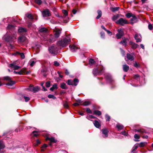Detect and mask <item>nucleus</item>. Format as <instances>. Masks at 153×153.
Instances as JSON below:
<instances>
[{
	"mask_svg": "<svg viewBox=\"0 0 153 153\" xmlns=\"http://www.w3.org/2000/svg\"><path fill=\"white\" fill-rule=\"evenodd\" d=\"M138 35L137 34H136L134 36V39L136 40V42H138L141 41V39L139 38H138Z\"/></svg>",
	"mask_w": 153,
	"mask_h": 153,
	"instance_id": "39",
	"label": "nucleus"
},
{
	"mask_svg": "<svg viewBox=\"0 0 153 153\" xmlns=\"http://www.w3.org/2000/svg\"><path fill=\"white\" fill-rule=\"evenodd\" d=\"M18 31L20 33H24L27 32V30L25 28L20 27Z\"/></svg>",
	"mask_w": 153,
	"mask_h": 153,
	"instance_id": "35",
	"label": "nucleus"
},
{
	"mask_svg": "<svg viewBox=\"0 0 153 153\" xmlns=\"http://www.w3.org/2000/svg\"><path fill=\"white\" fill-rule=\"evenodd\" d=\"M97 13L98 15L96 17V19H99L101 17L102 15V12L101 10H97Z\"/></svg>",
	"mask_w": 153,
	"mask_h": 153,
	"instance_id": "30",
	"label": "nucleus"
},
{
	"mask_svg": "<svg viewBox=\"0 0 153 153\" xmlns=\"http://www.w3.org/2000/svg\"><path fill=\"white\" fill-rule=\"evenodd\" d=\"M33 85H30L28 88H27L28 91L33 92Z\"/></svg>",
	"mask_w": 153,
	"mask_h": 153,
	"instance_id": "40",
	"label": "nucleus"
},
{
	"mask_svg": "<svg viewBox=\"0 0 153 153\" xmlns=\"http://www.w3.org/2000/svg\"><path fill=\"white\" fill-rule=\"evenodd\" d=\"M26 16L28 19H31L30 21H33V19H34V16L30 13H27L26 14Z\"/></svg>",
	"mask_w": 153,
	"mask_h": 153,
	"instance_id": "22",
	"label": "nucleus"
},
{
	"mask_svg": "<svg viewBox=\"0 0 153 153\" xmlns=\"http://www.w3.org/2000/svg\"><path fill=\"white\" fill-rule=\"evenodd\" d=\"M147 143L146 142H141L139 144V146L140 147H144L145 146L146 144Z\"/></svg>",
	"mask_w": 153,
	"mask_h": 153,
	"instance_id": "41",
	"label": "nucleus"
},
{
	"mask_svg": "<svg viewBox=\"0 0 153 153\" xmlns=\"http://www.w3.org/2000/svg\"><path fill=\"white\" fill-rule=\"evenodd\" d=\"M120 50L121 54H122L123 56H124L125 55V51L121 48H120Z\"/></svg>",
	"mask_w": 153,
	"mask_h": 153,
	"instance_id": "54",
	"label": "nucleus"
},
{
	"mask_svg": "<svg viewBox=\"0 0 153 153\" xmlns=\"http://www.w3.org/2000/svg\"><path fill=\"white\" fill-rule=\"evenodd\" d=\"M123 71L125 72H127L129 69V66L127 65L126 64L123 65Z\"/></svg>",
	"mask_w": 153,
	"mask_h": 153,
	"instance_id": "23",
	"label": "nucleus"
},
{
	"mask_svg": "<svg viewBox=\"0 0 153 153\" xmlns=\"http://www.w3.org/2000/svg\"><path fill=\"white\" fill-rule=\"evenodd\" d=\"M56 38L54 36H53L52 35H50V37L49 38V40H48L49 42L51 43H52L54 41L56 40Z\"/></svg>",
	"mask_w": 153,
	"mask_h": 153,
	"instance_id": "16",
	"label": "nucleus"
},
{
	"mask_svg": "<svg viewBox=\"0 0 153 153\" xmlns=\"http://www.w3.org/2000/svg\"><path fill=\"white\" fill-rule=\"evenodd\" d=\"M71 41L70 39L65 38L63 39H62L57 42V45L58 46L65 47Z\"/></svg>",
	"mask_w": 153,
	"mask_h": 153,
	"instance_id": "2",
	"label": "nucleus"
},
{
	"mask_svg": "<svg viewBox=\"0 0 153 153\" xmlns=\"http://www.w3.org/2000/svg\"><path fill=\"white\" fill-rule=\"evenodd\" d=\"M120 9L119 7H110V10L113 12H114L116 11H118Z\"/></svg>",
	"mask_w": 153,
	"mask_h": 153,
	"instance_id": "34",
	"label": "nucleus"
},
{
	"mask_svg": "<svg viewBox=\"0 0 153 153\" xmlns=\"http://www.w3.org/2000/svg\"><path fill=\"white\" fill-rule=\"evenodd\" d=\"M38 132L36 131H33L32 134H33V137H37L39 135L38 134H37Z\"/></svg>",
	"mask_w": 153,
	"mask_h": 153,
	"instance_id": "45",
	"label": "nucleus"
},
{
	"mask_svg": "<svg viewBox=\"0 0 153 153\" xmlns=\"http://www.w3.org/2000/svg\"><path fill=\"white\" fill-rule=\"evenodd\" d=\"M116 127L117 128L118 130L123 129L124 128V126L120 124H117L116 125Z\"/></svg>",
	"mask_w": 153,
	"mask_h": 153,
	"instance_id": "36",
	"label": "nucleus"
},
{
	"mask_svg": "<svg viewBox=\"0 0 153 153\" xmlns=\"http://www.w3.org/2000/svg\"><path fill=\"white\" fill-rule=\"evenodd\" d=\"M134 15L133 14L131 13H128L126 14V16L128 18H129Z\"/></svg>",
	"mask_w": 153,
	"mask_h": 153,
	"instance_id": "42",
	"label": "nucleus"
},
{
	"mask_svg": "<svg viewBox=\"0 0 153 153\" xmlns=\"http://www.w3.org/2000/svg\"><path fill=\"white\" fill-rule=\"evenodd\" d=\"M31 21L27 20L26 21V24H27V27L29 28H30L32 26V22Z\"/></svg>",
	"mask_w": 153,
	"mask_h": 153,
	"instance_id": "26",
	"label": "nucleus"
},
{
	"mask_svg": "<svg viewBox=\"0 0 153 153\" xmlns=\"http://www.w3.org/2000/svg\"><path fill=\"white\" fill-rule=\"evenodd\" d=\"M90 104V102L89 101H85L83 102V103L81 104L83 106H88Z\"/></svg>",
	"mask_w": 153,
	"mask_h": 153,
	"instance_id": "47",
	"label": "nucleus"
},
{
	"mask_svg": "<svg viewBox=\"0 0 153 153\" xmlns=\"http://www.w3.org/2000/svg\"><path fill=\"white\" fill-rule=\"evenodd\" d=\"M105 78L106 81L111 84L114 81L112 78L111 76L110 75H107L106 76Z\"/></svg>",
	"mask_w": 153,
	"mask_h": 153,
	"instance_id": "10",
	"label": "nucleus"
},
{
	"mask_svg": "<svg viewBox=\"0 0 153 153\" xmlns=\"http://www.w3.org/2000/svg\"><path fill=\"white\" fill-rule=\"evenodd\" d=\"M128 40V39H125L124 38H123L122 40L120 42V44H123V45L126 46L127 45V42L126 40Z\"/></svg>",
	"mask_w": 153,
	"mask_h": 153,
	"instance_id": "17",
	"label": "nucleus"
},
{
	"mask_svg": "<svg viewBox=\"0 0 153 153\" xmlns=\"http://www.w3.org/2000/svg\"><path fill=\"white\" fill-rule=\"evenodd\" d=\"M119 15H118V14H117V15H114L112 18V20L113 21H115L117 19L119 18Z\"/></svg>",
	"mask_w": 153,
	"mask_h": 153,
	"instance_id": "43",
	"label": "nucleus"
},
{
	"mask_svg": "<svg viewBox=\"0 0 153 153\" xmlns=\"http://www.w3.org/2000/svg\"><path fill=\"white\" fill-rule=\"evenodd\" d=\"M134 66L137 68H139L140 67V64H138L136 62L134 64Z\"/></svg>",
	"mask_w": 153,
	"mask_h": 153,
	"instance_id": "52",
	"label": "nucleus"
},
{
	"mask_svg": "<svg viewBox=\"0 0 153 153\" xmlns=\"http://www.w3.org/2000/svg\"><path fill=\"white\" fill-rule=\"evenodd\" d=\"M54 31L55 33L54 36L57 39L59 37L61 33V30L59 28H56Z\"/></svg>",
	"mask_w": 153,
	"mask_h": 153,
	"instance_id": "9",
	"label": "nucleus"
},
{
	"mask_svg": "<svg viewBox=\"0 0 153 153\" xmlns=\"http://www.w3.org/2000/svg\"><path fill=\"white\" fill-rule=\"evenodd\" d=\"M93 114L99 116L101 115L102 113L99 110H95L93 111Z\"/></svg>",
	"mask_w": 153,
	"mask_h": 153,
	"instance_id": "29",
	"label": "nucleus"
},
{
	"mask_svg": "<svg viewBox=\"0 0 153 153\" xmlns=\"http://www.w3.org/2000/svg\"><path fill=\"white\" fill-rule=\"evenodd\" d=\"M33 92L34 93L38 91L40 89V88L38 86H36L35 87H34L33 86Z\"/></svg>",
	"mask_w": 153,
	"mask_h": 153,
	"instance_id": "37",
	"label": "nucleus"
},
{
	"mask_svg": "<svg viewBox=\"0 0 153 153\" xmlns=\"http://www.w3.org/2000/svg\"><path fill=\"white\" fill-rule=\"evenodd\" d=\"M7 27L8 30H13L14 29V27L12 25H9Z\"/></svg>",
	"mask_w": 153,
	"mask_h": 153,
	"instance_id": "51",
	"label": "nucleus"
},
{
	"mask_svg": "<svg viewBox=\"0 0 153 153\" xmlns=\"http://www.w3.org/2000/svg\"><path fill=\"white\" fill-rule=\"evenodd\" d=\"M48 31V29L45 27H42L39 29V33H45Z\"/></svg>",
	"mask_w": 153,
	"mask_h": 153,
	"instance_id": "21",
	"label": "nucleus"
},
{
	"mask_svg": "<svg viewBox=\"0 0 153 153\" xmlns=\"http://www.w3.org/2000/svg\"><path fill=\"white\" fill-rule=\"evenodd\" d=\"M102 133L105 135V137H107L108 136V131L106 128H105L102 129Z\"/></svg>",
	"mask_w": 153,
	"mask_h": 153,
	"instance_id": "18",
	"label": "nucleus"
},
{
	"mask_svg": "<svg viewBox=\"0 0 153 153\" xmlns=\"http://www.w3.org/2000/svg\"><path fill=\"white\" fill-rule=\"evenodd\" d=\"M118 33L116 35V37L117 39H120L124 35L123 30L122 29H118Z\"/></svg>",
	"mask_w": 153,
	"mask_h": 153,
	"instance_id": "6",
	"label": "nucleus"
},
{
	"mask_svg": "<svg viewBox=\"0 0 153 153\" xmlns=\"http://www.w3.org/2000/svg\"><path fill=\"white\" fill-rule=\"evenodd\" d=\"M26 39V37L24 36H19L18 37V41L20 42H23L25 41Z\"/></svg>",
	"mask_w": 153,
	"mask_h": 153,
	"instance_id": "15",
	"label": "nucleus"
},
{
	"mask_svg": "<svg viewBox=\"0 0 153 153\" xmlns=\"http://www.w3.org/2000/svg\"><path fill=\"white\" fill-rule=\"evenodd\" d=\"M86 111L87 113L89 114H92V111L90 109V108H86Z\"/></svg>",
	"mask_w": 153,
	"mask_h": 153,
	"instance_id": "58",
	"label": "nucleus"
},
{
	"mask_svg": "<svg viewBox=\"0 0 153 153\" xmlns=\"http://www.w3.org/2000/svg\"><path fill=\"white\" fill-rule=\"evenodd\" d=\"M34 2L35 3L39 5H41L42 2L41 0H34Z\"/></svg>",
	"mask_w": 153,
	"mask_h": 153,
	"instance_id": "49",
	"label": "nucleus"
},
{
	"mask_svg": "<svg viewBox=\"0 0 153 153\" xmlns=\"http://www.w3.org/2000/svg\"><path fill=\"white\" fill-rule=\"evenodd\" d=\"M105 117L106 121H110L111 117L108 115V114H106L105 116Z\"/></svg>",
	"mask_w": 153,
	"mask_h": 153,
	"instance_id": "44",
	"label": "nucleus"
},
{
	"mask_svg": "<svg viewBox=\"0 0 153 153\" xmlns=\"http://www.w3.org/2000/svg\"><path fill=\"white\" fill-rule=\"evenodd\" d=\"M9 67L12 68H13L14 70H16L20 68V67L17 66L13 63L10 64Z\"/></svg>",
	"mask_w": 153,
	"mask_h": 153,
	"instance_id": "14",
	"label": "nucleus"
},
{
	"mask_svg": "<svg viewBox=\"0 0 153 153\" xmlns=\"http://www.w3.org/2000/svg\"><path fill=\"white\" fill-rule=\"evenodd\" d=\"M64 107L66 108H68L69 107L68 105L67 102H65L63 104Z\"/></svg>",
	"mask_w": 153,
	"mask_h": 153,
	"instance_id": "60",
	"label": "nucleus"
},
{
	"mask_svg": "<svg viewBox=\"0 0 153 153\" xmlns=\"http://www.w3.org/2000/svg\"><path fill=\"white\" fill-rule=\"evenodd\" d=\"M116 23L122 26H123L125 24H129V23L127 21L122 18H120L116 22Z\"/></svg>",
	"mask_w": 153,
	"mask_h": 153,
	"instance_id": "5",
	"label": "nucleus"
},
{
	"mask_svg": "<svg viewBox=\"0 0 153 153\" xmlns=\"http://www.w3.org/2000/svg\"><path fill=\"white\" fill-rule=\"evenodd\" d=\"M102 70V67L99 69L97 68H94L93 70V74L94 76H97L100 74Z\"/></svg>",
	"mask_w": 153,
	"mask_h": 153,
	"instance_id": "8",
	"label": "nucleus"
},
{
	"mask_svg": "<svg viewBox=\"0 0 153 153\" xmlns=\"http://www.w3.org/2000/svg\"><path fill=\"white\" fill-rule=\"evenodd\" d=\"M95 61L93 59H90L89 60V63L90 64H94L95 63Z\"/></svg>",
	"mask_w": 153,
	"mask_h": 153,
	"instance_id": "53",
	"label": "nucleus"
},
{
	"mask_svg": "<svg viewBox=\"0 0 153 153\" xmlns=\"http://www.w3.org/2000/svg\"><path fill=\"white\" fill-rule=\"evenodd\" d=\"M45 86H46L48 88L51 85V83L50 81H48L46 82L45 84Z\"/></svg>",
	"mask_w": 153,
	"mask_h": 153,
	"instance_id": "57",
	"label": "nucleus"
},
{
	"mask_svg": "<svg viewBox=\"0 0 153 153\" xmlns=\"http://www.w3.org/2000/svg\"><path fill=\"white\" fill-rule=\"evenodd\" d=\"M42 15L44 17L47 16H51V14L50 12L48 9H46L45 10L42 11Z\"/></svg>",
	"mask_w": 153,
	"mask_h": 153,
	"instance_id": "7",
	"label": "nucleus"
},
{
	"mask_svg": "<svg viewBox=\"0 0 153 153\" xmlns=\"http://www.w3.org/2000/svg\"><path fill=\"white\" fill-rule=\"evenodd\" d=\"M54 65L56 66H58L59 65V63L57 61H55L54 62Z\"/></svg>",
	"mask_w": 153,
	"mask_h": 153,
	"instance_id": "63",
	"label": "nucleus"
},
{
	"mask_svg": "<svg viewBox=\"0 0 153 153\" xmlns=\"http://www.w3.org/2000/svg\"><path fill=\"white\" fill-rule=\"evenodd\" d=\"M4 79L5 80L10 81L11 80V78L8 76H6L4 77Z\"/></svg>",
	"mask_w": 153,
	"mask_h": 153,
	"instance_id": "56",
	"label": "nucleus"
},
{
	"mask_svg": "<svg viewBox=\"0 0 153 153\" xmlns=\"http://www.w3.org/2000/svg\"><path fill=\"white\" fill-rule=\"evenodd\" d=\"M41 72L43 76L46 77L47 75L46 73L47 72V70L46 68H43L41 70Z\"/></svg>",
	"mask_w": 153,
	"mask_h": 153,
	"instance_id": "27",
	"label": "nucleus"
},
{
	"mask_svg": "<svg viewBox=\"0 0 153 153\" xmlns=\"http://www.w3.org/2000/svg\"><path fill=\"white\" fill-rule=\"evenodd\" d=\"M3 39L6 42H11L16 39V36L10 32H7L3 37Z\"/></svg>",
	"mask_w": 153,
	"mask_h": 153,
	"instance_id": "1",
	"label": "nucleus"
},
{
	"mask_svg": "<svg viewBox=\"0 0 153 153\" xmlns=\"http://www.w3.org/2000/svg\"><path fill=\"white\" fill-rule=\"evenodd\" d=\"M148 28L150 30H152L153 29V26L152 24H149L148 25Z\"/></svg>",
	"mask_w": 153,
	"mask_h": 153,
	"instance_id": "62",
	"label": "nucleus"
},
{
	"mask_svg": "<svg viewBox=\"0 0 153 153\" xmlns=\"http://www.w3.org/2000/svg\"><path fill=\"white\" fill-rule=\"evenodd\" d=\"M62 12L64 14V16H61V17L63 18H65L68 15V12L67 10H62Z\"/></svg>",
	"mask_w": 153,
	"mask_h": 153,
	"instance_id": "28",
	"label": "nucleus"
},
{
	"mask_svg": "<svg viewBox=\"0 0 153 153\" xmlns=\"http://www.w3.org/2000/svg\"><path fill=\"white\" fill-rule=\"evenodd\" d=\"M121 133L123 135L126 136H127L128 134L127 132L125 131H122Z\"/></svg>",
	"mask_w": 153,
	"mask_h": 153,
	"instance_id": "64",
	"label": "nucleus"
},
{
	"mask_svg": "<svg viewBox=\"0 0 153 153\" xmlns=\"http://www.w3.org/2000/svg\"><path fill=\"white\" fill-rule=\"evenodd\" d=\"M40 143V141L39 139H37L36 140V143L34 145L35 146H37Z\"/></svg>",
	"mask_w": 153,
	"mask_h": 153,
	"instance_id": "55",
	"label": "nucleus"
},
{
	"mask_svg": "<svg viewBox=\"0 0 153 153\" xmlns=\"http://www.w3.org/2000/svg\"><path fill=\"white\" fill-rule=\"evenodd\" d=\"M57 84L56 83L54 84L53 85L52 87L50 89V90L53 91L55 89H57Z\"/></svg>",
	"mask_w": 153,
	"mask_h": 153,
	"instance_id": "38",
	"label": "nucleus"
},
{
	"mask_svg": "<svg viewBox=\"0 0 153 153\" xmlns=\"http://www.w3.org/2000/svg\"><path fill=\"white\" fill-rule=\"evenodd\" d=\"M94 124L95 127L97 128H99L101 126L100 123L97 120H94Z\"/></svg>",
	"mask_w": 153,
	"mask_h": 153,
	"instance_id": "24",
	"label": "nucleus"
},
{
	"mask_svg": "<svg viewBox=\"0 0 153 153\" xmlns=\"http://www.w3.org/2000/svg\"><path fill=\"white\" fill-rule=\"evenodd\" d=\"M48 97L49 98H52L53 99L55 100L56 99V97L53 95L52 94H49L48 96Z\"/></svg>",
	"mask_w": 153,
	"mask_h": 153,
	"instance_id": "46",
	"label": "nucleus"
},
{
	"mask_svg": "<svg viewBox=\"0 0 153 153\" xmlns=\"http://www.w3.org/2000/svg\"><path fill=\"white\" fill-rule=\"evenodd\" d=\"M135 131H137L139 132H140L141 134H143L144 133H146L147 132H146V131L143 129H135L134 130Z\"/></svg>",
	"mask_w": 153,
	"mask_h": 153,
	"instance_id": "25",
	"label": "nucleus"
},
{
	"mask_svg": "<svg viewBox=\"0 0 153 153\" xmlns=\"http://www.w3.org/2000/svg\"><path fill=\"white\" fill-rule=\"evenodd\" d=\"M35 63L36 62L32 60H30L29 61L30 65L31 67L33 66Z\"/></svg>",
	"mask_w": 153,
	"mask_h": 153,
	"instance_id": "48",
	"label": "nucleus"
},
{
	"mask_svg": "<svg viewBox=\"0 0 153 153\" xmlns=\"http://www.w3.org/2000/svg\"><path fill=\"white\" fill-rule=\"evenodd\" d=\"M100 36L101 38L104 39L105 38V33L103 31H102L100 33Z\"/></svg>",
	"mask_w": 153,
	"mask_h": 153,
	"instance_id": "50",
	"label": "nucleus"
},
{
	"mask_svg": "<svg viewBox=\"0 0 153 153\" xmlns=\"http://www.w3.org/2000/svg\"><path fill=\"white\" fill-rule=\"evenodd\" d=\"M137 18L134 15L130 19V22H129L131 24L133 25L134 23L137 22Z\"/></svg>",
	"mask_w": 153,
	"mask_h": 153,
	"instance_id": "11",
	"label": "nucleus"
},
{
	"mask_svg": "<svg viewBox=\"0 0 153 153\" xmlns=\"http://www.w3.org/2000/svg\"><path fill=\"white\" fill-rule=\"evenodd\" d=\"M14 54L15 55H20L21 58L22 59H24L25 58V56L23 53H21L18 52H16Z\"/></svg>",
	"mask_w": 153,
	"mask_h": 153,
	"instance_id": "20",
	"label": "nucleus"
},
{
	"mask_svg": "<svg viewBox=\"0 0 153 153\" xmlns=\"http://www.w3.org/2000/svg\"><path fill=\"white\" fill-rule=\"evenodd\" d=\"M45 140H49L51 142L53 143H56L57 142V140L56 139L55 137H47Z\"/></svg>",
	"mask_w": 153,
	"mask_h": 153,
	"instance_id": "12",
	"label": "nucleus"
},
{
	"mask_svg": "<svg viewBox=\"0 0 153 153\" xmlns=\"http://www.w3.org/2000/svg\"><path fill=\"white\" fill-rule=\"evenodd\" d=\"M126 56L127 58L131 61H132L134 60V56L129 53H127Z\"/></svg>",
	"mask_w": 153,
	"mask_h": 153,
	"instance_id": "19",
	"label": "nucleus"
},
{
	"mask_svg": "<svg viewBox=\"0 0 153 153\" xmlns=\"http://www.w3.org/2000/svg\"><path fill=\"white\" fill-rule=\"evenodd\" d=\"M60 87L63 89H67L68 88V87L66 85V84L65 83H62L60 84Z\"/></svg>",
	"mask_w": 153,
	"mask_h": 153,
	"instance_id": "33",
	"label": "nucleus"
},
{
	"mask_svg": "<svg viewBox=\"0 0 153 153\" xmlns=\"http://www.w3.org/2000/svg\"><path fill=\"white\" fill-rule=\"evenodd\" d=\"M70 48L72 50V52H75L77 49L78 48L76 47L75 46H71L70 45L69 46Z\"/></svg>",
	"mask_w": 153,
	"mask_h": 153,
	"instance_id": "32",
	"label": "nucleus"
},
{
	"mask_svg": "<svg viewBox=\"0 0 153 153\" xmlns=\"http://www.w3.org/2000/svg\"><path fill=\"white\" fill-rule=\"evenodd\" d=\"M23 97L25 99V101L26 102H27L30 100V98L28 97L24 96Z\"/></svg>",
	"mask_w": 153,
	"mask_h": 153,
	"instance_id": "59",
	"label": "nucleus"
},
{
	"mask_svg": "<svg viewBox=\"0 0 153 153\" xmlns=\"http://www.w3.org/2000/svg\"><path fill=\"white\" fill-rule=\"evenodd\" d=\"M49 52L53 54L57 55L58 53L57 48L54 46H52L48 48Z\"/></svg>",
	"mask_w": 153,
	"mask_h": 153,
	"instance_id": "4",
	"label": "nucleus"
},
{
	"mask_svg": "<svg viewBox=\"0 0 153 153\" xmlns=\"http://www.w3.org/2000/svg\"><path fill=\"white\" fill-rule=\"evenodd\" d=\"M13 73L15 74H18L20 75L22 74V71H21L18 72L16 71H13Z\"/></svg>",
	"mask_w": 153,
	"mask_h": 153,
	"instance_id": "61",
	"label": "nucleus"
},
{
	"mask_svg": "<svg viewBox=\"0 0 153 153\" xmlns=\"http://www.w3.org/2000/svg\"><path fill=\"white\" fill-rule=\"evenodd\" d=\"M16 83L15 81H12L11 80H10L8 83L6 84V85H7L12 86L13 85L15 84Z\"/></svg>",
	"mask_w": 153,
	"mask_h": 153,
	"instance_id": "31",
	"label": "nucleus"
},
{
	"mask_svg": "<svg viewBox=\"0 0 153 153\" xmlns=\"http://www.w3.org/2000/svg\"><path fill=\"white\" fill-rule=\"evenodd\" d=\"M79 82V80L76 78H74L72 81L71 79H68L66 83L69 85H74L76 86L77 85V83Z\"/></svg>",
	"mask_w": 153,
	"mask_h": 153,
	"instance_id": "3",
	"label": "nucleus"
},
{
	"mask_svg": "<svg viewBox=\"0 0 153 153\" xmlns=\"http://www.w3.org/2000/svg\"><path fill=\"white\" fill-rule=\"evenodd\" d=\"M129 44L131 46V48L133 49H136L139 46L138 44L132 41H130L129 42Z\"/></svg>",
	"mask_w": 153,
	"mask_h": 153,
	"instance_id": "13",
	"label": "nucleus"
}]
</instances>
